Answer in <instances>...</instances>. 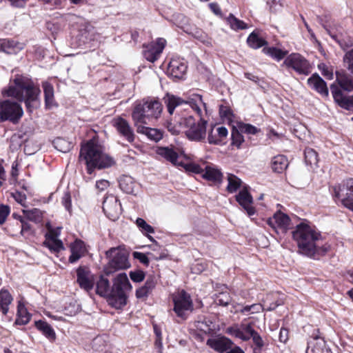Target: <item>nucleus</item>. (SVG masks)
Here are the masks:
<instances>
[{
  "mask_svg": "<svg viewBox=\"0 0 353 353\" xmlns=\"http://www.w3.org/2000/svg\"><path fill=\"white\" fill-rule=\"evenodd\" d=\"M79 160L85 164L89 174H92L96 169L107 168L114 163L113 159L104 152L103 147L94 139L81 145Z\"/></svg>",
  "mask_w": 353,
  "mask_h": 353,
  "instance_id": "3",
  "label": "nucleus"
},
{
  "mask_svg": "<svg viewBox=\"0 0 353 353\" xmlns=\"http://www.w3.org/2000/svg\"><path fill=\"white\" fill-rule=\"evenodd\" d=\"M236 200L245 210L249 216L255 214V209L251 205L253 202L252 196L245 188L236 195Z\"/></svg>",
  "mask_w": 353,
  "mask_h": 353,
  "instance_id": "22",
  "label": "nucleus"
},
{
  "mask_svg": "<svg viewBox=\"0 0 353 353\" xmlns=\"http://www.w3.org/2000/svg\"><path fill=\"white\" fill-rule=\"evenodd\" d=\"M10 214V207L6 205H0V225L5 223Z\"/></svg>",
  "mask_w": 353,
  "mask_h": 353,
  "instance_id": "55",
  "label": "nucleus"
},
{
  "mask_svg": "<svg viewBox=\"0 0 353 353\" xmlns=\"http://www.w3.org/2000/svg\"><path fill=\"white\" fill-rule=\"evenodd\" d=\"M190 170L196 174H201V176L205 170V168L203 169L199 165L197 164H191L190 165Z\"/></svg>",
  "mask_w": 353,
  "mask_h": 353,
  "instance_id": "64",
  "label": "nucleus"
},
{
  "mask_svg": "<svg viewBox=\"0 0 353 353\" xmlns=\"http://www.w3.org/2000/svg\"><path fill=\"white\" fill-rule=\"evenodd\" d=\"M251 339L254 343V346L252 347L253 353H262V350L265 343L259 333L256 331L252 336Z\"/></svg>",
  "mask_w": 353,
  "mask_h": 353,
  "instance_id": "44",
  "label": "nucleus"
},
{
  "mask_svg": "<svg viewBox=\"0 0 353 353\" xmlns=\"http://www.w3.org/2000/svg\"><path fill=\"white\" fill-rule=\"evenodd\" d=\"M215 302L217 305L227 306L231 302V297L228 292H221L216 296Z\"/></svg>",
  "mask_w": 353,
  "mask_h": 353,
  "instance_id": "50",
  "label": "nucleus"
},
{
  "mask_svg": "<svg viewBox=\"0 0 353 353\" xmlns=\"http://www.w3.org/2000/svg\"><path fill=\"white\" fill-rule=\"evenodd\" d=\"M228 184L226 189L230 193L235 192L241 185V180L232 174H228Z\"/></svg>",
  "mask_w": 353,
  "mask_h": 353,
  "instance_id": "45",
  "label": "nucleus"
},
{
  "mask_svg": "<svg viewBox=\"0 0 353 353\" xmlns=\"http://www.w3.org/2000/svg\"><path fill=\"white\" fill-rule=\"evenodd\" d=\"M215 131L217 133L218 138H219L220 144H221L223 139H225L228 134V129L224 126H220L215 128Z\"/></svg>",
  "mask_w": 353,
  "mask_h": 353,
  "instance_id": "58",
  "label": "nucleus"
},
{
  "mask_svg": "<svg viewBox=\"0 0 353 353\" xmlns=\"http://www.w3.org/2000/svg\"><path fill=\"white\" fill-rule=\"evenodd\" d=\"M247 43L250 47L254 49L260 48L268 44V42L260 37L257 33L252 32L247 39Z\"/></svg>",
  "mask_w": 353,
  "mask_h": 353,
  "instance_id": "39",
  "label": "nucleus"
},
{
  "mask_svg": "<svg viewBox=\"0 0 353 353\" xmlns=\"http://www.w3.org/2000/svg\"><path fill=\"white\" fill-rule=\"evenodd\" d=\"M294 240L296 242L300 253L312 257L315 254L325 252L326 249L321 245L322 236L319 232L303 221L298 224L292 232Z\"/></svg>",
  "mask_w": 353,
  "mask_h": 353,
  "instance_id": "2",
  "label": "nucleus"
},
{
  "mask_svg": "<svg viewBox=\"0 0 353 353\" xmlns=\"http://www.w3.org/2000/svg\"><path fill=\"white\" fill-rule=\"evenodd\" d=\"M330 90L334 101L342 108L353 112V95H345L337 85L332 84Z\"/></svg>",
  "mask_w": 353,
  "mask_h": 353,
  "instance_id": "18",
  "label": "nucleus"
},
{
  "mask_svg": "<svg viewBox=\"0 0 353 353\" xmlns=\"http://www.w3.org/2000/svg\"><path fill=\"white\" fill-rule=\"evenodd\" d=\"M206 344L214 350L223 353L231 349L233 342L225 336H219L208 339Z\"/></svg>",
  "mask_w": 353,
  "mask_h": 353,
  "instance_id": "21",
  "label": "nucleus"
},
{
  "mask_svg": "<svg viewBox=\"0 0 353 353\" xmlns=\"http://www.w3.org/2000/svg\"><path fill=\"white\" fill-rule=\"evenodd\" d=\"M334 196L340 199L343 205L353 211V178L345 180L343 185L334 188Z\"/></svg>",
  "mask_w": 353,
  "mask_h": 353,
  "instance_id": "10",
  "label": "nucleus"
},
{
  "mask_svg": "<svg viewBox=\"0 0 353 353\" xmlns=\"http://www.w3.org/2000/svg\"><path fill=\"white\" fill-rule=\"evenodd\" d=\"M96 292L99 296L105 297L108 302L111 293V286L109 280L103 276H101L96 283Z\"/></svg>",
  "mask_w": 353,
  "mask_h": 353,
  "instance_id": "34",
  "label": "nucleus"
},
{
  "mask_svg": "<svg viewBox=\"0 0 353 353\" xmlns=\"http://www.w3.org/2000/svg\"><path fill=\"white\" fill-rule=\"evenodd\" d=\"M13 301V297L9 291L2 288L0 290V311L6 315L9 311V306Z\"/></svg>",
  "mask_w": 353,
  "mask_h": 353,
  "instance_id": "35",
  "label": "nucleus"
},
{
  "mask_svg": "<svg viewBox=\"0 0 353 353\" xmlns=\"http://www.w3.org/2000/svg\"><path fill=\"white\" fill-rule=\"evenodd\" d=\"M23 214L27 219L34 223H40L43 219L42 212L38 208L32 210H23Z\"/></svg>",
  "mask_w": 353,
  "mask_h": 353,
  "instance_id": "40",
  "label": "nucleus"
},
{
  "mask_svg": "<svg viewBox=\"0 0 353 353\" xmlns=\"http://www.w3.org/2000/svg\"><path fill=\"white\" fill-rule=\"evenodd\" d=\"M212 322L210 320H204L203 321H198L196 327L205 333H210L213 328L211 327Z\"/></svg>",
  "mask_w": 353,
  "mask_h": 353,
  "instance_id": "53",
  "label": "nucleus"
},
{
  "mask_svg": "<svg viewBox=\"0 0 353 353\" xmlns=\"http://www.w3.org/2000/svg\"><path fill=\"white\" fill-rule=\"evenodd\" d=\"M156 153L167 161L170 162L172 164H176L179 154L174 148L170 147H157Z\"/></svg>",
  "mask_w": 353,
  "mask_h": 353,
  "instance_id": "32",
  "label": "nucleus"
},
{
  "mask_svg": "<svg viewBox=\"0 0 353 353\" xmlns=\"http://www.w3.org/2000/svg\"><path fill=\"white\" fill-rule=\"evenodd\" d=\"M132 290V285L125 273L118 274L112 281L108 304L112 307L120 309L127 304V294Z\"/></svg>",
  "mask_w": 353,
  "mask_h": 353,
  "instance_id": "6",
  "label": "nucleus"
},
{
  "mask_svg": "<svg viewBox=\"0 0 353 353\" xmlns=\"http://www.w3.org/2000/svg\"><path fill=\"white\" fill-rule=\"evenodd\" d=\"M23 114V108L18 102L10 99L0 101V119L2 121H10L16 123Z\"/></svg>",
  "mask_w": 353,
  "mask_h": 353,
  "instance_id": "9",
  "label": "nucleus"
},
{
  "mask_svg": "<svg viewBox=\"0 0 353 353\" xmlns=\"http://www.w3.org/2000/svg\"><path fill=\"white\" fill-rule=\"evenodd\" d=\"M42 88L43 89L46 108L51 109L52 107L57 106L53 85L47 81H44L42 83Z\"/></svg>",
  "mask_w": 353,
  "mask_h": 353,
  "instance_id": "27",
  "label": "nucleus"
},
{
  "mask_svg": "<svg viewBox=\"0 0 353 353\" xmlns=\"http://www.w3.org/2000/svg\"><path fill=\"white\" fill-rule=\"evenodd\" d=\"M288 339V330L285 328H281L279 332V341L285 343Z\"/></svg>",
  "mask_w": 353,
  "mask_h": 353,
  "instance_id": "63",
  "label": "nucleus"
},
{
  "mask_svg": "<svg viewBox=\"0 0 353 353\" xmlns=\"http://www.w3.org/2000/svg\"><path fill=\"white\" fill-rule=\"evenodd\" d=\"M227 22L234 30H245L248 28L247 24L244 21L237 19L232 14H230L227 18Z\"/></svg>",
  "mask_w": 353,
  "mask_h": 353,
  "instance_id": "43",
  "label": "nucleus"
},
{
  "mask_svg": "<svg viewBox=\"0 0 353 353\" xmlns=\"http://www.w3.org/2000/svg\"><path fill=\"white\" fill-rule=\"evenodd\" d=\"M52 143L57 150L63 153L69 152L72 148V143L63 138L57 137Z\"/></svg>",
  "mask_w": 353,
  "mask_h": 353,
  "instance_id": "41",
  "label": "nucleus"
},
{
  "mask_svg": "<svg viewBox=\"0 0 353 353\" xmlns=\"http://www.w3.org/2000/svg\"><path fill=\"white\" fill-rule=\"evenodd\" d=\"M105 254L110 259L108 265L105 268L106 275H109L118 270L128 268L130 266L127 254L118 248H112L108 250Z\"/></svg>",
  "mask_w": 353,
  "mask_h": 353,
  "instance_id": "8",
  "label": "nucleus"
},
{
  "mask_svg": "<svg viewBox=\"0 0 353 353\" xmlns=\"http://www.w3.org/2000/svg\"><path fill=\"white\" fill-rule=\"evenodd\" d=\"M165 45L166 40L163 38H158L156 41L144 45L145 48L143 51L144 57L150 62L154 63L159 58Z\"/></svg>",
  "mask_w": 353,
  "mask_h": 353,
  "instance_id": "16",
  "label": "nucleus"
},
{
  "mask_svg": "<svg viewBox=\"0 0 353 353\" xmlns=\"http://www.w3.org/2000/svg\"><path fill=\"white\" fill-rule=\"evenodd\" d=\"M28 0H9L10 5L15 8H23Z\"/></svg>",
  "mask_w": 353,
  "mask_h": 353,
  "instance_id": "60",
  "label": "nucleus"
},
{
  "mask_svg": "<svg viewBox=\"0 0 353 353\" xmlns=\"http://www.w3.org/2000/svg\"><path fill=\"white\" fill-rule=\"evenodd\" d=\"M163 100L170 115H172L176 110L174 116V121L176 123L181 117H188L189 115L185 113L190 109L194 110L199 115L201 114L202 112L199 105L202 103V98L199 94L194 95V98L183 99L178 96L167 93Z\"/></svg>",
  "mask_w": 353,
  "mask_h": 353,
  "instance_id": "4",
  "label": "nucleus"
},
{
  "mask_svg": "<svg viewBox=\"0 0 353 353\" xmlns=\"http://www.w3.org/2000/svg\"><path fill=\"white\" fill-rule=\"evenodd\" d=\"M31 315L27 311L24 305L19 302L17 306V318L15 323L17 325H26L30 320Z\"/></svg>",
  "mask_w": 353,
  "mask_h": 353,
  "instance_id": "37",
  "label": "nucleus"
},
{
  "mask_svg": "<svg viewBox=\"0 0 353 353\" xmlns=\"http://www.w3.org/2000/svg\"><path fill=\"white\" fill-rule=\"evenodd\" d=\"M4 96L13 97L24 102L27 112L32 113L40 106L41 90L32 79L17 74L7 90L2 92Z\"/></svg>",
  "mask_w": 353,
  "mask_h": 353,
  "instance_id": "1",
  "label": "nucleus"
},
{
  "mask_svg": "<svg viewBox=\"0 0 353 353\" xmlns=\"http://www.w3.org/2000/svg\"><path fill=\"white\" fill-rule=\"evenodd\" d=\"M61 203L65 210L70 214L72 212V200L69 192H65L62 197Z\"/></svg>",
  "mask_w": 353,
  "mask_h": 353,
  "instance_id": "54",
  "label": "nucleus"
},
{
  "mask_svg": "<svg viewBox=\"0 0 353 353\" xmlns=\"http://www.w3.org/2000/svg\"><path fill=\"white\" fill-rule=\"evenodd\" d=\"M343 60L347 64V70L353 74V48L345 53Z\"/></svg>",
  "mask_w": 353,
  "mask_h": 353,
  "instance_id": "52",
  "label": "nucleus"
},
{
  "mask_svg": "<svg viewBox=\"0 0 353 353\" xmlns=\"http://www.w3.org/2000/svg\"><path fill=\"white\" fill-rule=\"evenodd\" d=\"M71 254L69 256L68 261L70 263H74L81 257L85 256L87 250L85 243L81 240H76L70 244V246Z\"/></svg>",
  "mask_w": 353,
  "mask_h": 353,
  "instance_id": "24",
  "label": "nucleus"
},
{
  "mask_svg": "<svg viewBox=\"0 0 353 353\" xmlns=\"http://www.w3.org/2000/svg\"><path fill=\"white\" fill-rule=\"evenodd\" d=\"M174 311L176 315L183 319L186 318V312L193 310L190 295L182 290L173 297Z\"/></svg>",
  "mask_w": 353,
  "mask_h": 353,
  "instance_id": "11",
  "label": "nucleus"
},
{
  "mask_svg": "<svg viewBox=\"0 0 353 353\" xmlns=\"http://www.w3.org/2000/svg\"><path fill=\"white\" fill-rule=\"evenodd\" d=\"M237 127L241 132L248 134H256L260 131L259 129L249 123H239Z\"/></svg>",
  "mask_w": 353,
  "mask_h": 353,
  "instance_id": "48",
  "label": "nucleus"
},
{
  "mask_svg": "<svg viewBox=\"0 0 353 353\" xmlns=\"http://www.w3.org/2000/svg\"><path fill=\"white\" fill-rule=\"evenodd\" d=\"M13 196L16 201L21 205H23V202H25L26 200V196L19 192H16L14 194H13Z\"/></svg>",
  "mask_w": 353,
  "mask_h": 353,
  "instance_id": "61",
  "label": "nucleus"
},
{
  "mask_svg": "<svg viewBox=\"0 0 353 353\" xmlns=\"http://www.w3.org/2000/svg\"><path fill=\"white\" fill-rule=\"evenodd\" d=\"M336 76L339 84L337 86L341 90V89L347 92L353 90V79L352 77L344 72H336Z\"/></svg>",
  "mask_w": 353,
  "mask_h": 353,
  "instance_id": "30",
  "label": "nucleus"
},
{
  "mask_svg": "<svg viewBox=\"0 0 353 353\" xmlns=\"http://www.w3.org/2000/svg\"><path fill=\"white\" fill-rule=\"evenodd\" d=\"M145 123L134 125L137 127V132L140 134H145L150 139L156 142L163 138V133L161 130L145 127Z\"/></svg>",
  "mask_w": 353,
  "mask_h": 353,
  "instance_id": "26",
  "label": "nucleus"
},
{
  "mask_svg": "<svg viewBox=\"0 0 353 353\" xmlns=\"http://www.w3.org/2000/svg\"><path fill=\"white\" fill-rule=\"evenodd\" d=\"M305 161L308 165H316L319 161L317 152L312 148H307L304 151Z\"/></svg>",
  "mask_w": 353,
  "mask_h": 353,
  "instance_id": "46",
  "label": "nucleus"
},
{
  "mask_svg": "<svg viewBox=\"0 0 353 353\" xmlns=\"http://www.w3.org/2000/svg\"><path fill=\"white\" fill-rule=\"evenodd\" d=\"M307 85L309 87L315 90L323 97H327L329 95V90L326 82L317 73L313 74L307 79Z\"/></svg>",
  "mask_w": 353,
  "mask_h": 353,
  "instance_id": "20",
  "label": "nucleus"
},
{
  "mask_svg": "<svg viewBox=\"0 0 353 353\" xmlns=\"http://www.w3.org/2000/svg\"><path fill=\"white\" fill-rule=\"evenodd\" d=\"M120 188L127 194H132L134 190L135 183L133 179L130 176H123L119 181Z\"/></svg>",
  "mask_w": 353,
  "mask_h": 353,
  "instance_id": "38",
  "label": "nucleus"
},
{
  "mask_svg": "<svg viewBox=\"0 0 353 353\" xmlns=\"http://www.w3.org/2000/svg\"><path fill=\"white\" fill-rule=\"evenodd\" d=\"M263 51L265 54L270 56L278 61L283 59L288 54L287 50H282L275 47L264 48Z\"/></svg>",
  "mask_w": 353,
  "mask_h": 353,
  "instance_id": "42",
  "label": "nucleus"
},
{
  "mask_svg": "<svg viewBox=\"0 0 353 353\" xmlns=\"http://www.w3.org/2000/svg\"><path fill=\"white\" fill-rule=\"evenodd\" d=\"M43 245L52 252H59L64 249L62 241L57 238V234L52 233L46 234Z\"/></svg>",
  "mask_w": 353,
  "mask_h": 353,
  "instance_id": "29",
  "label": "nucleus"
},
{
  "mask_svg": "<svg viewBox=\"0 0 353 353\" xmlns=\"http://www.w3.org/2000/svg\"><path fill=\"white\" fill-rule=\"evenodd\" d=\"M232 145L236 146L237 148H239L242 143L244 141L243 136L242 135V132L237 128H233L232 130Z\"/></svg>",
  "mask_w": 353,
  "mask_h": 353,
  "instance_id": "47",
  "label": "nucleus"
},
{
  "mask_svg": "<svg viewBox=\"0 0 353 353\" xmlns=\"http://www.w3.org/2000/svg\"><path fill=\"white\" fill-rule=\"evenodd\" d=\"M256 332L253 328L252 323H241V325L235 324L228 327L226 329V333L236 338L241 339L243 341H248L251 339L252 336Z\"/></svg>",
  "mask_w": 353,
  "mask_h": 353,
  "instance_id": "15",
  "label": "nucleus"
},
{
  "mask_svg": "<svg viewBox=\"0 0 353 353\" xmlns=\"http://www.w3.org/2000/svg\"><path fill=\"white\" fill-rule=\"evenodd\" d=\"M19 218L20 222L21 223V234L23 235L24 233L30 230V225L27 221H26L23 217Z\"/></svg>",
  "mask_w": 353,
  "mask_h": 353,
  "instance_id": "62",
  "label": "nucleus"
},
{
  "mask_svg": "<svg viewBox=\"0 0 353 353\" xmlns=\"http://www.w3.org/2000/svg\"><path fill=\"white\" fill-rule=\"evenodd\" d=\"M35 327L39 330L48 340L53 343L57 339L56 333L52 326L46 321L39 320L34 323Z\"/></svg>",
  "mask_w": 353,
  "mask_h": 353,
  "instance_id": "31",
  "label": "nucleus"
},
{
  "mask_svg": "<svg viewBox=\"0 0 353 353\" xmlns=\"http://www.w3.org/2000/svg\"><path fill=\"white\" fill-rule=\"evenodd\" d=\"M129 276L132 281L139 283L143 281L145 274L143 270H137L134 271H130Z\"/></svg>",
  "mask_w": 353,
  "mask_h": 353,
  "instance_id": "51",
  "label": "nucleus"
},
{
  "mask_svg": "<svg viewBox=\"0 0 353 353\" xmlns=\"http://www.w3.org/2000/svg\"><path fill=\"white\" fill-rule=\"evenodd\" d=\"M25 47L23 43L10 39H0V51L8 54H16Z\"/></svg>",
  "mask_w": 353,
  "mask_h": 353,
  "instance_id": "23",
  "label": "nucleus"
},
{
  "mask_svg": "<svg viewBox=\"0 0 353 353\" xmlns=\"http://www.w3.org/2000/svg\"><path fill=\"white\" fill-rule=\"evenodd\" d=\"M176 123L181 128H186L185 135L188 139L194 141H201L205 138L207 121L203 119L195 123L192 116L183 117L180 120L176 121Z\"/></svg>",
  "mask_w": 353,
  "mask_h": 353,
  "instance_id": "7",
  "label": "nucleus"
},
{
  "mask_svg": "<svg viewBox=\"0 0 353 353\" xmlns=\"http://www.w3.org/2000/svg\"><path fill=\"white\" fill-rule=\"evenodd\" d=\"M163 110L160 101L152 99H144L134 103L132 118L134 125L149 124L152 119H158Z\"/></svg>",
  "mask_w": 353,
  "mask_h": 353,
  "instance_id": "5",
  "label": "nucleus"
},
{
  "mask_svg": "<svg viewBox=\"0 0 353 353\" xmlns=\"http://www.w3.org/2000/svg\"><path fill=\"white\" fill-rule=\"evenodd\" d=\"M188 66L186 63L179 59H172L168 65V72L176 79H181L185 74Z\"/></svg>",
  "mask_w": 353,
  "mask_h": 353,
  "instance_id": "25",
  "label": "nucleus"
},
{
  "mask_svg": "<svg viewBox=\"0 0 353 353\" xmlns=\"http://www.w3.org/2000/svg\"><path fill=\"white\" fill-rule=\"evenodd\" d=\"M208 141L210 144L219 145V138H218L217 133L215 131V126L213 127L208 133Z\"/></svg>",
  "mask_w": 353,
  "mask_h": 353,
  "instance_id": "56",
  "label": "nucleus"
},
{
  "mask_svg": "<svg viewBox=\"0 0 353 353\" xmlns=\"http://www.w3.org/2000/svg\"><path fill=\"white\" fill-rule=\"evenodd\" d=\"M283 64L299 74L308 75L311 72V65L308 61L298 53H292L287 57Z\"/></svg>",
  "mask_w": 353,
  "mask_h": 353,
  "instance_id": "12",
  "label": "nucleus"
},
{
  "mask_svg": "<svg viewBox=\"0 0 353 353\" xmlns=\"http://www.w3.org/2000/svg\"><path fill=\"white\" fill-rule=\"evenodd\" d=\"M103 210L110 220H117L122 210L118 198L113 194L108 195L103 202Z\"/></svg>",
  "mask_w": 353,
  "mask_h": 353,
  "instance_id": "13",
  "label": "nucleus"
},
{
  "mask_svg": "<svg viewBox=\"0 0 353 353\" xmlns=\"http://www.w3.org/2000/svg\"><path fill=\"white\" fill-rule=\"evenodd\" d=\"M157 281L153 276L148 277L143 286L136 290L137 299H146L154 289Z\"/></svg>",
  "mask_w": 353,
  "mask_h": 353,
  "instance_id": "33",
  "label": "nucleus"
},
{
  "mask_svg": "<svg viewBox=\"0 0 353 353\" xmlns=\"http://www.w3.org/2000/svg\"><path fill=\"white\" fill-rule=\"evenodd\" d=\"M136 224L141 230L142 233L145 234H152L154 232V228L150 225L148 224L146 221L141 218L137 219Z\"/></svg>",
  "mask_w": 353,
  "mask_h": 353,
  "instance_id": "49",
  "label": "nucleus"
},
{
  "mask_svg": "<svg viewBox=\"0 0 353 353\" xmlns=\"http://www.w3.org/2000/svg\"><path fill=\"white\" fill-rule=\"evenodd\" d=\"M109 181L105 179L97 181L95 185L96 188L98 189L99 191L105 190L106 188H108V187H109Z\"/></svg>",
  "mask_w": 353,
  "mask_h": 353,
  "instance_id": "59",
  "label": "nucleus"
},
{
  "mask_svg": "<svg viewBox=\"0 0 353 353\" xmlns=\"http://www.w3.org/2000/svg\"><path fill=\"white\" fill-rule=\"evenodd\" d=\"M77 282L79 287L87 292H90L94 285V275L87 265H80L76 270Z\"/></svg>",
  "mask_w": 353,
  "mask_h": 353,
  "instance_id": "14",
  "label": "nucleus"
},
{
  "mask_svg": "<svg viewBox=\"0 0 353 353\" xmlns=\"http://www.w3.org/2000/svg\"><path fill=\"white\" fill-rule=\"evenodd\" d=\"M132 255L134 259L139 260L143 265L146 266L149 265V259L145 254L139 252H134Z\"/></svg>",
  "mask_w": 353,
  "mask_h": 353,
  "instance_id": "57",
  "label": "nucleus"
},
{
  "mask_svg": "<svg viewBox=\"0 0 353 353\" xmlns=\"http://www.w3.org/2000/svg\"><path fill=\"white\" fill-rule=\"evenodd\" d=\"M288 159L283 155L274 157L272 160V170L277 173L283 172L288 166Z\"/></svg>",
  "mask_w": 353,
  "mask_h": 353,
  "instance_id": "36",
  "label": "nucleus"
},
{
  "mask_svg": "<svg viewBox=\"0 0 353 353\" xmlns=\"http://www.w3.org/2000/svg\"><path fill=\"white\" fill-rule=\"evenodd\" d=\"M202 177L213 183H221L223 174L218 168L212 165H206Z\"/></svg>",
  "mask_w": 353,
  "mask_h": 353,
  "instance_id": "28",
  "label": "nucleus"
},
{
  "mask_svg": "<svg viewBox=\"0 0 353 353\" xmlns=\"http://www.w3.org/2000/svg\"><path fill=\"white\" fill-rule=\"evenodd\" d=\"M113 126L116 128L118 132L125 137L126 140L132 143L134 140V134L129 123L122 117H118L112 120Z\"/></svg>",
  "mask_w": 353,
  "mask_h": 353,
  "instance_id": "19",
  "label": "nucleus"
},
{
  "mask_svg": "<svg viewBox=\"0 0 353 353\" xmlns=\"http://www.w3.org/2000/svg\"><path fill=\"white\" fill-rule=\"evenodd\" d=\"M290 217L281 212H276L272 218L267 221V223L279 233H285L289 228Z\"/></svg>",
  "mask_w": 353,
  "mask_h": 353,
  "instance_id": "17",
  "label": "nucleus"
}]
</instances>
